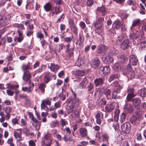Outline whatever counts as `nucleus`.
Masks as SVG:
<instances>
[{"label": "nucleus", "mask_w": 146, "mask_h": 146, "mask_svg": "<svg viewBox=\"0 0 146 146\" xmlns=\"http://www.w3.org/2000/svg\"><path fill=\"white\" fill-rule=\"evenodd\" d=\"M48 68H50L51 71L55 72L57 71L59 68V67L58 65L52 63L48 64Z\"/></svg>", "instance_id": "2eb2a0df"}, {"label": "nucleus", "mask_w": 146, "mask_h": 146, "mask_svg": "<svg viewBox=\"0 0 146 146\" xmlns=\"http://www.w3.org/2000/svg\"><path fill=\"white\" fill-rule=\"evenodd\" d=\"M93 88V84L91 83H90L89 85H88L87 87L88 90L89 91H91L92 90Z\"/></svg>", "instance_id": "e2e57ef3"}, {"label": "nucleus", "mask_w": 146, "mask_h": 146, "mask_svg": "<svg viewBox=\"0 0 146 146\" xmlns=\"http://www.w3.org/2000/svg\"><path fill=\"white\" fill-rule=\"evenodd\" d=\"M140 22V20L139 19H135L132 22V24L131 29H132L133 27H136L137 26L139 25Z\"/></svg>", "instance_id": "cd10ccee"}, {"label": "nucleus", "mask_w": 146, "mask_h": 146, "mask_svg": "<svg viewBox=\"0 0 146 146\" xmlns=\"http://www.w3.org/2000/svg\"><path fill=\"white\" fill-rule=\"evenodd\" d=\"M13 26L14 27L17 28L18 29V30H21L25 29L23 25L22 24L15 23L13 24Z\"/></svg>", "instance_id": "a19ab883"}, {"label": "nucleus", "mask_w": 146, "mask_h": 146, "mask_svg": "<svg viewBox=\"0 0 146 146\" xmlns=\"http://www.w3.org/2000/svg\"><path fill=\"white\" fill-rule=\"evenodd\" d=\"M44 80V82L46 83H47L50 80V77L48 76L47 75H45Z\"/></svg>", "instance_id": "338daca9"}, {"label": "nucleus", "mask_w": 146, "mask_h": 146, "mask_svg": "<svg viewBox=\"0 0 146 146\" xmlns=\"http://www.w3.org/2000/svg\"><path fill=\"white\" fill-rule=\"evenodd\" d=\"M118 75L117 74H112L110 76V78L109 79V81L110 82H111L112 80H113L115 79L118 78Z\"/></svg>", "instance_id": "603ef678"}, {"label": "nucleus", "mask_w": 146, "mask_h": 146, "mask_svg": "<svg viewBox=\"0 0 146 146\" xmlns=\"http://www.w3.org/2000/svg\"><path fill=\"white\" fill-rule=\"evenodd\" d=\"M129 61L130 64L132 65H135L137 63L138 59L135 55H131L130 56Z\"/></svg>", "instance_id": "4468645a"}, {"label": "nucleus", "mask_w": 146, "mask_h": 146, "mask_svg": "<svg viewBox=\"0 0 146 146\" xmlns=\"http://www.w3.org/2000/svg\"><path fill=\"white\" fill-rule=\"evenodd\" d=\"M42 46L43 48H46L47 46V43L45 41L44 39H42V40H40Z\"/></svg>", "instance_id": "3c124183"}, {"label": "nucleus", "mask_w": 146, "mask_h": 146, "mask_svg": "<svg viewBox=\"0 0 146 146\" xmlns=\"http://www.w3.org/2000/svg\"><path fill=\"white\" fill-rule=\"evenodd\" d=\"M59 7L56 6L52 7L51 10L50 14L52 16H53L55 15H56L59 13L60 11L59 9Z\"/></svg>", "instance_id": "a211bd4d"}, {"label": "nucleus", "mask_w": 146, "mask_h": 146, "mask_svg": "<svg viewBox=\"0 0 146 146\" xmlns=\"http://www.w3.org/2000/svg\"><path fill=\"white\" fill-rule=\"evenodd\" d=\"M104 19L102 17H100L97 19L94 23L93 25L96 28L97 31L99 34H100L102 31V23L104 21Z\"/></svg>", "instance_id": "20e7f679"}, {"label": "nucleus", "mask_w": 146, "mask_h": 146, "mask_svg": "<svg viewBox=\"0 0 146 146\" xmlns=\"http://www.w3.org/2000/svg\"><path fill=\"white\" fill-rule=\"evenodd\" d=\"M41 28L44 30L45 34L46 35V33L45 32L44 30H47L48 29V27L44 23H42L41 25Z\"/></svg>", "instance_id": "6e6d98bb"}, {"label": "nucleus", "mask_w": 146, "mask_h": 146, "mask_svg": "<svg viewBox=\"0 0 146 146\" xmlns=\"http://www.w3.org/2000/svg\"><path fill=\"white\" fill-rule=\"evenodd\" d=\"M52 99L51 98H47L42 100L41 104V110H46L48 109L46 105L50 106L51 104V101Z\"/></svg>", "instance_id": "423d86ee"}, {"label": "nucleus", "mask_w": 146, "mask_h": 146, "mask_svg": "<svg viewBox=\"0 0 146 146\" xmlns=\"http://www.w3.org/2000/svg\"><path fill=\"white\" fill-rule=\"evenodd\" d=\"M130 124L128 123H125L121 126L122 130L125 133L129 132L130 130Z\"/></svg>", "instance_id": "f8f14e48"}, {"label": "nucleus", "mask_w": 146, "mask_h": 146, "mask_svg": "<svg viewBox=\"0 0 146 146\" xmlns=\"http://www.w3.org/2000/svg\"><path fill=\"white\" fill-rule=\"evenodd\" d=\"M131 39H135L138 38V39L141 40L144 38V35L143 32L139 30H137L135 32H134L130 35Z\"/></svg>", "instance_id": "7ed1b4c3"}, {"label": "nucleus", "mask_w": 146, "mask_h": 146, "mask_svg": "<svg viewBox=\"0 0 146 146\" xmlns=\"http://www.w3.org/2000/svg\"><path fill=\"white\" fill-rule=\"evenodd\" d=\"M137 71V73H136V78L140 77L141 76L143 75L144 74V72L142 70H136Z\"/></svg>", "instance_id": "09e8293b"}, {"label": "nucleus", "mask_w": 146, "mask_h": 146, "mask_svg": "<svg viewBox=\"0 0 146 146\" xmlns=\"http://www.w3.org/2000/svg\"><path fill=\"white\" fill-rule=\"evenodd\" d=\"M128 94L127 96V99L128 100H130L132 98L135 96L133 90V89H129L128 90Z\"/></svg>", "instance_id": "6ab92c4d"}, {"label": "nucleus", "mask_w": 146, "mask_h": 146, "mask_svg": "<svg viewBox=\"0 0 146 146\" xmlns=\"http://www.w3.org/2000/svg\"><path fill=\"white\" fill-rule=\"evenodd\" d=\"M13 135L17 141H19L22 140L21 132H17L16 131L13 132Z\"/></svg>", "instance_id": "dca6fc26"}, {"label": "nucleus", "mask_w": 146, "mask_h": 146, "mask_svg": "<svg viewBox=\"0 0 146 146\" xmlns=\"http://www.w3.org/2000/svg\"><path fill=\"white\" fill-rule=\"evenodd\" d=\"M82 31L80 32L79 35V41H78L76 43V44L77 47L80 48H81L83 46L82 43L84 41V37L83 36Z\"/></svg>", "instance_id": "6e6552de"}, {"label": "nucleus", "mask_w": 146, "mask_h": 146, "mask_svg": "<svg viewBox=\"0 0 146 146\" xmlns=\"http://www.w3.org/2000/svg\"><path fill=\"white\" fill-rule=\"evenodd\" d=\"M80 136L82 137H86L87 135V129L84 128H81L79 129Z\"/></svg>", "instance_id": "4be33fe9"}, {"label": "nucleus", "mask_w": 146, "mask_h": 146, "mask_svg": "<svg viewBox=\"0 0 146 146\" xmlns=\"http://www.w3.org/2000/svg\"><path fill=\"white\" fill-rule=\"evenodd\" d=\"M23 36H19L18 38L15 37L14 40L16 41L17 40L18 42H20L23 40Z\"/></svg>", "instance_id": "680f3d73"}, {"label": "nucleus", "mask_w": 146, "mask_h": 146, "mask_svg": "<svg viewBox=\"0 0 146 146\" xmlns=\"http://www.w3.org/2000/svg\"><path fill=\"white\" fill-rule=\"evenodd\" d=\"M131 71V66L130 64H128L126 69L123 70V73L124 75L128 74Z\"/></svg>", "instance_id": "f704fd0d"}, {"label": "nucleus", "mask_w": 146, "mask_h": 146, "mask_svg": "<svg viewBox=\"0 0 146 146\" xmlns=\"http://www.w3.org/2000/svg\"><path fill=\"white\" fill-rule=\"evenodd\" d=\"M128 58L127 56L124 54H122L120 56V61L122 63L125 62V61L127 60Z\"/></svg>", "instance_id": "58836bf2"}, {"label": "nucleus", "mask_w": 146, "mask_h": 146, "mask_svg": "<svg viewBox=\"0 0 146 146\" xmlns=\"http://www.w3.org/2000/svg\"><path fill=\"white\" fill-rule=\"evenodd\" d=\"M137 73V71L136 70L135 71H131L128 74L127 76L128 77L132 79L133 78H137L136 77V73Z\"/></svg>", "instance_id": "72a5a7b5"}, {"label": "nucleus", "mask_w": 146, "mask_h": 146, "mask_svg": "<svg viewBox=\"0 0 146 146\" xmlns=\"http://www.w3.org/2000/svg\"><path fill=\"white\" fill-rule=\"evenodd\" d=\"M69 102L70 103H73V104H74L75 106V104L77 105L80 103L79 99L77 98H74L73 100H70Z\"/></svg>", "instance_id": "e433bc0d"}, {"label": "nucleus", "mask_w": 146, "mask_h": 146, "mask_svg": "<svg viewBox=\"0 0 146 146\" xmlns=\"http://www.w3.org/2000/svg\"><path fill=\"white\" fill-rule=\"evenodd\" d=\"M7 143L10 145V146H14V144L13 143V138H9L8 140Z\"/></svg>", "instance_id": "13d9d810"}, {"label": "nucleus", "mask_w": 146, "mask_h": 146, "mask_svg": "<svg viewBox=\"0 0 146 146\" xmlns=\"http://www.w3.org/2000/svg\"><path fill=\"white\" fill-rule=\"evenodd\" d=\"M19 119L17 117H16L12 119V122L13 125H15L16 124L18 123Z\"/></svg>", "instance_id": "0e129e2a"}, {"label": "nucleus", "mask_w": 146, "mask_h": 146, "mask_svg": "<svg viewBox=\"0 0 146 146\" xmlns=\"http://www.w3.org/2000/svg\"><path fill=\"white\" fill-rule=\"evenodd\" d=\"M121 26V22L120 20L117 19L114 21L112 27L113 29H108L107 31V34L110 36L111 37L113 36L115 34V31L113 29H119Z\"/></svg>", "instance_id": "f257e3e1"}, {"label": "nucleus", "mask_w": 146, "mask_h": 146, "mask_svg": "<svg viewBox=\"0 0 146 146\" xmlns=\"http://www.w3.org/2000/svg\"><path fill=\"white\" fill-rule=\"evenodd\" d=\"M31 74L29 72L26 71L24 72L23 78L24 80L26 81L27 82L30 84L31 82Z\"/></svg>", "instance_id": "9b49d317"}, {"label": "nucleus", "mask_w": 146, "mask_h": 146, "mask_svg": "<svg viewBox=\"0 0 146 146\" xmlns=\"http://www.w3.org/2000/svg\"><path fill=\"white\" fill-rule=\"evenodd\" d=\"M102 61L105 62L110 64L112 63L113 61V59L111 55H110L104 54L102 57Z\"/></svg>", "instance_id": "0eeeda50"}, {"label": "nucleus", "mask_w": 146, "mask_h": 146, "mask_svg": "<svg viewBox=\"0 0 146 146\" xmlns=\"http://www.w3.org/2000/svg\"><path fill=\"white\" fill-rule=\"evenodd\" d=\"M31 120L36 123V125L35 126V130L37 131L38 130L40 126V122H38V121L34 117Z\"/></svg>", "instance_id": "a878e982"}, {"label": "nucleus", "mask_w": 146, "mask_h": 146, "mask_svg": "<svg viewBox=\"0 0 146 146\" xmlns=\"http://www.w3.org/2000/svg\"><path fill=\"white\" fill-rule=\"evenodd\" d=\"M107 49V47L103 45H99L98 47L97 52L100 53L102 52H105Z\"/></svg>", "instance_id": "b1692460"}, {"label": "nucleus", "mask_w": 146, "mask_h": 146, "mask_svg": "<svg viewBox=\"0 0 146 146\" xmlns=\"http://www.w3.org/2000/svg\"><path fill=\"white\" fill-rule=\"evenodd\" d=\"M103 82V80L102 78H98L94 80V83L96 86H98L102 84Z\"/></svg>", "instance_id": "4c0bfd02"}, {"label": "nucleus", "mask_w": 146, "mask_h": 146, "mask_svg": "<svg viewBox=\"0 0 146 146\" xmlns=\"http://www.w3.org/2000/svg\"><path fill=\"white\" fill-rule=\"evenodd\" d=\"M97 11L101 13L104 16L107 13L106 9L104 6L98 7Z\"/></svg>", "instance_id": "7c9ffc66"}, {"label": "nucleus", "mask_w": 146, "mask_h": 146, "mask_svg": "<svg viewBox=\"0 0 146 146\" xmlns=\"http://www.w3.org/2000/svg\"><path fill=\"white\" fill-rule=\"evenodd\" d=\"M60 121L62 127H63L68 124V122L65 119H61Z\"/></svg>", "instance_id": "69168bd1"}, {"label": "nucleus", "mask_w": 146, "mask_h": 146, "mask_svg": "<svg viewBox=\"0 0 146 146\" xmlns=\"http://www.w3.org/2000/svg\"><path fill=\"white\" fill-rule=\"evenodd\" d=\"M104 93L106 95V96L108 99H111L112 98L111 96V91L109 89H106L104 90Z\"/></svg>", "instance_id": "bb28decb"}, {"label": "nucleus", "mask_w": 146, "mask_h": 146, "mask_svg": "<svg viewBox=\"0 0 146 146\" xmlns=\"http://www.w3.org/2000/svg\"><path fill=\"white\" fill-rule=\"evenodd\" d=\"M71 31L77 35L78 33V29L76 25L70 27Z\"/></svg>", "instance_id": "a18cd8bd"}, {"label": "nucleus", "mask_w": 146, "mask_h": 146, "mask_svg": "<svg viewBox=\"0 0 146 146\" xmlns=\"http://www.w3.org/2000/svg\"><path fill=\"white\" fill-rule=\"evenodd\" d=\"M22 70L24 71H25L27 69L31 68L30 64V63H28L27 64H23L22 65Z\"/></svg>", "instance_id": "37998d69"}, {"label": "nucleus", "mask_w": 146, "mask_h": 146, "mask_svg": "<svg viewBox=\"0 0 146 146\" xmlns=\"http://www.w3.org/2000/svg\"><path fill=\"white\" fill-rule=\"evenodd\" d=\"M21 126H26L27 123L26 120L22 118L21 120Z\"/></svg>", "instance_id": "052dcab7"}, {"label": "nucleus", "mask_w": 146, "mask_h": 146, "mask_svg": "<svg viewBox=\"0 0 146 146\" xmlns=\"http://www.w3.org/2000/svg\"><path fill=\"white\" fill-rule=\"evenodd\" d=\"M88 82V80L86 78H85L80 83L78 87L80 88H84L86 86Z\"/></svg>", "instance_id": "5701e85b"}, {"label": "nucleus", "mask_w": 146, "mask_h": 146, "mask_svg": "<svg viewBox=\"0 0 146 146\" xmlns=\"http://www.w3.org/2000/svg\"><path fill=\"white\" fill-rule=\"evenodd\" d=\"M138 94L142 97H146V88H143L139 90Z\"/></svg>", "instance_id": "c85d7f7f"}, {"label": "nucleus", "mask_w": 146, "mask_h": 146, "mask_svg": "<svg viewBox=\"0 0 146 146\" xmlns=\"http://www.w3.org/2000/svg\"><path fill=\"white\" fill-rule=\"evenodd\" d=\"M132 101L133 104L135 106H136L139 105L141 103V101L138 98H135L134 99H132Z\"/></svg>", "instance_id": "473e14b6"}, {"label": "nucleus", "mask_w": 146, "mask_h": 146, "mask_svg": "<svg viewBox=\"0 0 146 146\" xmlns=\"http://www.w3.org/2000/svg\"><path fill=\"white\" fill-rule=\"evenodd\" d=\"M46 87L45 85L43 83L40 84L39 86V88L42 93H44V88Z\"/></svg>", "instance_id": "de8ad7c7"}, {"label": "nucleus", "mask_w": 146, "mask_h": 146, "mask_svg": "<svg viewBox=\"0 0 146 146\" xmlns=\"http://www.w3.org/2000/svg\"><path fill=\"white\" fill-rule=\"evenodd\" d=\"M129 46V42L128 39H125L120 44L121 48L124 50L128 49Z\"/></svg>", "instance_id": "ddd939ff"}, {"label": "nucleus", "mask_w": 146, "mask_h": 146, "mask_svg": "<svg viewBox=\"0 0 146 146\" xmlns=\"http://www.w3.org/2000/svg\"><path fill=\"white\" fill-rule=\"evenodd\" d=\"M52 8V5L49 3H46L44 6V8L45 10L47 12L51 10Z\"/></svg>", "instance_id": "c9c22d12"}, {"label": "nucleus", "mask_w": 146, "mask_h": 146, "mask_svg": "<svg viewBox=\"0 0 146 146\" xmlns=\"http://www.w3.org/2000/svg\"><path fill=\"white\" fill-rule=\"evenodd\" d=\"M146 43V41H142L141 42V45L139 47V50H145L146 49L144 44Z\"/></svg>", "instance_id": "c03bdc74"}, {"label": "nucleus", "mask_w": 146, "mask_h": 146, "mask_svg": "<svg viewBox=\"0 0 146 146\" xmlns=\"http://www.w3.org/2000/svg\"><path fill=\"white\" fill-rule=\"evenodd\" d=\"M75 74L76 77L78 78L79 76H83L85 74V72L83 70H77L75 72Z\"/></svg>", "instance_id": "2f4dec72"}, {"label": "nucleus", "mask_w": 146, "mask_h": 146, "mask_svg": "<svg viewBox=\"0 0 146 146\" xmlns=\"http://www.w3.org/2000/svg\"><path fill=\"white\" fill-rule=\"evenodd\" d=\"M36 36L38 38H40V40L43 39V38L44 37V35L40 32L37 33Z\"/></svg>", "instance_id": "bf43d9fd"}, {"label": "nucleus", "mask_w": 146, "mask_h": 146, "mask_svg": "<svg viewBox=\"0 0 146 146\" xmlns=\"http://www.w3.org/2000/svg\"><path fill=\"white\" fill-rule=\"evenodd\" d=\"M19 86L18 84L10 85V84H7V88H9L11 89L15 90L19 88Z\"/></svg>", "instance_id": "ea45409f"}, {"label": "nucleus", "mask_w": 146, "mask_h": 146, "mask_svg": "<svg viewBox=\"0 0 146 146\" xmlns=\"http://www.w3.org/2000/svg\"><path fill=\"white\" fill-rule=\"evenodd\" d=\"M124 110L125 111L127 112L131 113L132 111L133 108L130 105L127 104L124 108Z\"/></svg>", "instance_id": "c756f323"}, {"label": "nucleus", "mask_w": 146, "mask_h": 146, "mask_svg": "<svg viewBox=\"0 0 146 146\" xmlns=\"http://www.w3.org/2000/svg\"><path fill=\"white\" fill-rule=\"evenodd\" d=\"M58 125V121L56 120L53 121L50 123L51 127H55Z\"/></svg>", "instance_id": "4d7b16f0"}, {"label": "nucleus", "mask_w": 146, "mask_h": 146, "mask_svg": "<svg viewBox=\"0 0 146 146\" xmlns=\"http://www.w3.org/2000/svg\"><path fill=\"white\" fill-rule=\"evenodd\" d=\"M12 111V109L10 107H7L5 109V112L6 113H9Z\"/></svg>", "instance_id": "774afa93"}, {"label": "nucleus", "mask_w": 146, "mask_h": 146, "mask_svg": "<svg viewBox=\"0 0 146 146\" xmlns=\"http://www.w3.org/2000/svg\"><path fill=\"white\" fill-rule=\"evenodd\" d=\"M34 87V84L32 83V85L29 86L28 87H23L22 88V90L24 92H27L28 93H31Z\"/></svg>", "instance_id": "f3484780"}, {"label": "nucleus", "mask_w": 146, "mask_h": 146, "mask_svg": "<svg viewBox=\"0 0 146 146\" xmlns=\"http://www.w3.org/2000/svg\"><path fill=\"white\" fill-rule=\"evenodd\" d=\"M64 131L67 135H69L71 133V131L68 127H66L65 128Z\"/></svg>", "instance_id": "5fc2aeb1"}, {"label": "nucleus", "mask_w": 146, "mask_h": 146, "mask_svg": "<svg viewBox=\"0 0 146 146\" xmlns=\"http://www.w3.org/2000/svg\"><path fill=\"white\" fill-rule=\"evenodd\" d=\"M126 115L124 113H122L120 116V121L122 123L125 121Z\"/></svg>", "instance_id": "49530a36"}, {"label": "nucleus", "mask_w": 146, "mask_h": 146, "mask_svg": "<svg viewBox=\"0 0 146 146\" xmlns=\"http://www.w3.org/2000/svg\"><path fill=\"white\" fill-rule=\"evenodd\" d=\"M113 85L114 86V88L112 94V98L119 99L120 98L121 96H117V95L120 92L121 89L122 88V86L120 85L117 82H114Z\"/></svg>", "instance_id": "f03ea898"}, {"label": "nucleus", "mask_w": 146, "mask_h": 146, "mask_svg": "<svg viewBox=\"0 0 146 146\" xmlns=\"http://www.w3.org/2000/svg\"><path fill=\"white\" fill-rule=\"evenodd\" d=\"M72 114V116L74 118L77 117L79 115L78 112L77 111L76 109L73 111Z\"/></svg>", "instance_id": "864d4df0"}, {"label": "nucleus", "mask_w": 146, "mask_h": 146, "mask_svg": "<svg viewBox=\"0 0 146 146\" xmlns=\"http://www.w3.org/2000/svg\"><path fill=\"white\" fill-rule=\"evenodd\" d=\"M110 72V68L108 66L100 67L99 72L102 75H106Z\"/></svg>", "instance_id": "9d476101"}, {"label": "nucleus", "mask_w": 146, "mask_h": 146, "mask_svg": "<svg viewBox=\"0 0 146 146\" xmlns=\"http://www.w3.org/2000/svg\"><path fill=\"white\" fill-rule=\"evenodd\" d=\"M84 58H83L82 59H78L77 62L75 64V65L79 66L80 65L84 64Z\"/></svg>", "instance_id": "79ce46f5"}, {"label": "nucleus", "mask_w": 146, "mask_h": 146, "mask_svg": "<svg viewBox=\"0 0 146 146\" xmlns=\"http://www.w3.org/2000/svg\"><path fill=\"white\" fill-rule=\"evenodd\" d=\"M51 135L47 134L44 136L43 140L42 141V145H45L46 146H50L52 142V139L51 138Z\"/></svg>", "instance_id": "39448f33"}, {"label": "nucleus", "mask_w": 146, "mask_h": 146, "mask_svg": "<svg viewBox=\"0 0 146 146\" xmlns=\"http://www.w3.org/2000/svg\"><path fill=\"white\" fill-rule=\"evenodd\" d=\"M100 62L98 58L93 59L91 63V66L92 68H98L99 66Z\"/></svg>", "instance_id": "1a4fd4ad"}, {"label": "nucleus", "mask_w": 146, "mask_h": 146, "mask_svg": "<svg viewBox=\"0 0 146 146\" xmlns=\"http://www.w3.org/2000/svg\"><path fill=\"white\" fill-rule=\"evenodd\" d=\"M115 103L110 104H107L105 108V110L107 112H110L114 108Z\"/></svg>", "instance_id": "aec40b11"}, {"label": "nucleus", "mask_w": 146, "mask_h": 146, "mask_svg": "<svg viewBox=\"0 0 146 146\" xmlns=\"http://www.w3.org/2000/svg\"><path fill=\"white\" fill-rule=\"evenodd\" d=\"M113 69L116 71H120L121 70L122 66L121 64L118 63H115L113 67Z\"/></svg>", "instance_id": "393cba45"}, {"label": "nucleus", "mask_w": 146, "mask_h": 146, "mask_svg": "<svg viewBox=\"0 0 146 146\" xmlns=\"http://www.w3.org/2000/svg\"><path fill=\"white\" fill-rule=\"evenodd\" d=\"M69 106L67 109V111L68 113H70L74 111L75 110L76 108L75 107V106L73 104V103H70L69 101Z\"/></svg>", "instance_id": "412c9836"}, {"label": "nucleus", "mask_w": 146, "mask_h": 146, "mask_svg": "<svg viewBox=\"0 0 146 146\" xmlns=\"http://www.w3.org/2000/svg\"><path fill=\"white\" fill-rule=\"evenodd\" d=\"M102 137L103 141L106 142L108 141L109 137L108 135L106 133L103 134L102 136Z\"/></svg>", "instance_id": "8fccbe9b"}]
</instances>
